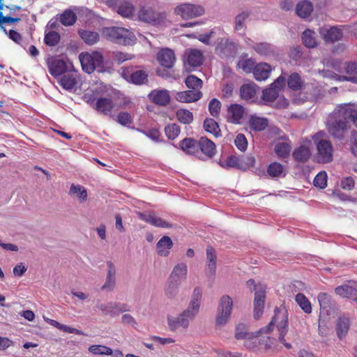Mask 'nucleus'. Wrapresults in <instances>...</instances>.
Wrapping results in <instances>:
<instances>
[{
    "instance_id": "obj_37",
    "label": "nucleus",
    "mask_w": 357,
    "mask_h": 357,
    "mask_svg": "<svg viewBox=\"0 0 357 357\" xmlns=\"http://www.w3.org/2000/svg\"><path fill=\"white\" fill-rule=\"evenodd\" d=\"M187 266L185 264L181 263L175 266L174 268L170 277L171 278L176 279L180 282L185 280L187 275Z\"/></svg>"
},
{
    "instance_id": "obj_27",
    "label": "nucleus",
    "mask_w": 357,
    "mask_h": 357,
    "mask_svg": "<svg viewBox=\"0 0 357 357\" xmlns=\"http://www.w3.org/2000/svg\"><path fill=\"white\" fill-rule=\"evenodd\" d=\"M172 247V239L167 236H164L156 245L157 252L160 256L166 257L169 254V250Z\"/></svg>"
},
{
    "instance_id": "obj_48",
    "label": "nucleus",
    "mask_w": 357,
    "mask_h": 357,
    "mask_svg": "<svg viewBox=\"0 0 357 357\" xmlns=\"http://www.w3.org/2000/svg\"><path fill=\"white\" fill-rule=\"evenodd\" d=\"M69 194L73 195H75L77 198H79L80 202L86 201L87 199V192L86 190L82 185H74L72 184Z\"/></svg>"
},
{
    "instance_id": "obj_46",
    "label": "nucleus",
    "mask_w": 357,
    "mask_h": 357,
    "mask_svg": "<svg viewBox=\"0 0 357 357\" xmlns=\"http://www.w3.org/2000/svg\"><path fill=\"white\" fill-rule=\"evenodd\" d=\"M148 74L144 70H137L130 75V82L135 84H142L147 82Z\"/></svg>"
},
{
    "instance_id": "obj_35",
    "label": "nucleus",
    "mask_w": 357,
    "mask_h": 357,
    "mask_svg": "<svg viewBox=\"0 0 357 357\" xmlns=\"http://www.w3.org/2000/svg\"><path fill=\"white\" fill-rule=\"evenodd\" d=\"M251 129L255 131H262L268 126V120L266 118L251 116L249 120Z\"/></svg>"
},
{
    "instance_id": "obj_25",
    "label": "nucleus",
    "mask_w": 357,
    "mask_h": 357,
    "mask_svg": "<svg viewBox=\"0 0 357 357\" xmlns=\"http://www.w3.org/2000/svg\"><path fill=\"white\" fill-rule=\"evenodd\" d=\"M206 273L208 275H213L216 270L217 256L214 248L211 246L206 248Z\"/></svg>"
},
{
    "instance_id": "obj_52",
    "label": "nucleus",
    "mask_w": 357,
    "mask_h": 357,
    "mask_svg": "<svg viewBox=\"0 0 357 357\" xmlns=\"http://www.w3.org/2000/svg\"><path fill=\"white\" fill-rule=\"evenodd\" d=\"M291 146L284 142H280L276 144L275 151L277 155L281 158H286L289 155Z\"/></svg>"
},
{
    "instance_id": "obj_13",
    "label": "nucleus",
    "mask_w": 357,
    "mask_h": 357,
    "mask_svg": "<svg viewBox=\"0 0 357 357\" xmlns=\"http://www.w3.org/2000/svg\"><path fill=\"white\" fill-rule=\"evenodd\" d=\"M266 289L265 286L258 284L255 292L254 317L255 319H259L263 314L266 294Z\"/></svg>"
},
{
    "instance_id": "obj_53",
    "label": "nucleus",
    "mask_w": 357,
    "mask_h": 357,
    "mask_svg": "<svg viewBox=\"0 0 357 357\" xmlns=\"http://www.w3.org/2000/svg\"><path fill=\"white\" fill-rule=\"evenodd\" d=\"M279 96L278 89L270 86L262 91V99L266 102L274 101Z\"/></svg>"
},
{
    "instance_id": "obj_7",
    "label": "nucleus",
    "mask_w": 357,
    "mask_h": 357,
    "mask_svg": "<svg viewBox=\"0 0 357 357\" xmlns=\"http://www.w3.org/2000/svg\"><path fill=\"white\" fill-rule=\"evenodd\" d=\"M233 307L231 298L225 295L221 297L218 307V313L216 317V325H225L229 320Z\"/></svg>"
},
{
    "instance_id": "obj_56",
    "label": "nucleus",
    "mask_w": 357,
    "mask_h": 357,
    "mask_svg": "<svg viewBox=\"0 0 357 357\" xmlns=\"http://www.w3.org/2000/svg\"><path fill=\"white\" fill-rule=\"evenodd\" d=\"M60 40L59 34L54 31H50L45 34L44 42L48 46H55Z\"/></svg>"
},
{
    "instance_id": "obj_11",
    "label": "nucleus",
    "mask_w": 357,
    "mask_h": 357,
    "mask_svg": "<svg viewBox=\"0 0 357 357\" xmlns=\"http://www.w3.org/2000/svg\"><path fill=\"white\" fill-rule=\"evenodd\" d=\"M90 105L98 112L107 116L112 115L115 107V104L111 96H102L91 100Z\"/></svg>"
},
{
    "instance_id": "obj_19",
    "label": "nucleus",
    "mask_w": 357,
    "mask_h": 357,
    "mask_svg": "<svg viewBox=\"0 0 357 357\" xmlns=\"http://www.w3.org/2000/svg\"><path fill=\"white\" fill-rule=\"evenodd\" d=\"M157 60L159 63L167 68L173 67L176 57L173 50L169 48H163L157 54Z\"/></svg>"
},
{
    "instance_id": "obj_2",
    "label": "nucleus",
    "mask_w": 357,
    "mask_h": 357,
    "mask_svg": "<svg viewBox=\"0 0 357 357\" xmlns=\"http://www.w3.org/2000/svg\"><path fill=\"white\" fill-rule=\"evenodd\" d=\"M102 36L109 41L123 45H132L136 40L131 31L120 26L105 27L102 30Z\"/></svg>"
},
{
    "instance_id": "obj_51",
    "label": "nucleus",
    "mask_w": 357,
    "mask_h": 357,
    "mask_svg": "<svg viewBox=\"0 0 357 357\" xmlns=\"http://www.w3.org/2000/svg\"><path fill=\"white\" fill-rule=\"evenodd\" d=\"M185 83L189 89H192L194 91H199L203 84L201 79L192 75L186 77Z\"/></svg>"
},
{
    "instance_id": "obj_45",
    "label": "nucleus",
    "mask_w": 357,
    "mask_h": 357,
    "mask_svg": "<svg viewBox=\"0 0 357 357\" xmlns=\"http://www.w3.org/2000/svg\"><path fill=\"white\" fill-rule=\"evenodd\" d=\"M202 290L199 287H196L194 289L192 300L190 301L188 308L191 309L195 312H198L200 306V300L202 298Z\"/></svg>"
},
{
    "instance_id": "obj_43",
    "label": "nucleus",
    "mask_w": 357,
    "mask_h": 357,
    "mask_svg": "<svg viewBox=\"0 0 357 357\" xmlns=\"http://www.w3.org/2000/svg\"><path fill=\"white\" fill-rule=\"evenodd\" d=\"M178 121L183 124H190L193 121L192 113L186 109H179L176 112Z\"/></svg>"
},
{
    "instance_id": "obj_39",
    "label": "nucleus",
    "mask_w": 357,
    "mask_h": 357,
    "mask_svg": "<svg viewBox=\"0 0 357 357\" xmlns=\"http://www.w3.org/2000/svg\"><path fill=\"white\" fill-rule=\"evenodd\" d=\"M134 12V6L128 1L121 3L117 8V13L123 17L129 18L132 17Z\"/></svg>"
},
{
    "instance_id": "obj_32",
    "label": "nucleus",
    "mask_w": 357,
    "mask_h": 357,
    "mask_svg": "<svg viewBox=\"0 0 357 357\" xmlns=\"http://www.w3.org/2000/svg\"><path fill=\"white\" fill-rule=\"evenodd\" d=\"M342 30L336 26L331 27L323 33L324 39L326 43L338 41L342 38Z\"/></svg>"
},
{
    "instance_id": "obj_24",
    "label": "nucleus",
    "mask_w": 357,
    "mask_h": 357,
    "mask_svg": "<svg viewBox=\"0 0 357 357\" xmlns=\"http://www.w3.org/2000/svg\"><path fill=\"white\" fill-rule=\"evenodd\" d=\"M179 146L188 154L195 155L199 154V140L197 141L192 138H185L180 142Z\"/></svg>"
},
{
    "instance_id": "obj_50",
    "label": "nucleus",
    "mask_w": 357,
    "mask_h": 357,
    "mask_svg": "<svg viewBox=\"0 0 357 357\" xmlns=\"http://www.w3.org/2000/svg\"><path fill=\"white\" fill-rule=\"evenodd\" d=\"M181 282L171 278L169 276V280L165 289V294L169 297H174L178 292V289Z\"/></svg>"
},
{
    "instance_id": "obj_42",
    "label": "nucleus",
    "mask_w": 357,
    "mask_h": 357,
    "mask_svg": "<svg viewBox=\"0 0 357 357\" xmlns=\"http://www.w3.org/2000/svg\"><path fill=\"white\" fill-rule=\"evenodd\" d=\"M76 20V14L70 9L66 10L60 15V22L64 26H71L75 23Z\"/></svg>"
},
{
    "instance_id": "obj_64",
    "label": "nucleus",
    "mask_w": 357,
    "mask_h": 357,
    "mask_svg": "<svg viewBox=\"0 0 357 357\" xmlns=\"http://www.w3.org/2000/svg\"><path fill=\"white\" fill-rule=\"evenodd\" d=\"M350 149L351 153L354 155H357V132L355 130L351 132L350 137Z\"/></svg>"
},
{
    "instance_id": "obj_41",
    "label": "nucleus",
    "mask_w": 357,
    "mask_h": 357,
    "mask_svg": "<svg viewBox=\"0 0 357 357\" xmlns=\"http://www.w3.org/2000/svg\"><path fill=\"white\" fill-rule=\"evenodd\" d=\"M82 39L88 45H93L99 40V34L96 31L83 30L79 31Z\"/></svg>"
},
{
    "instance_id": "obj_49",
    "label": "nucleus",
    "mask_w": 357,
    "mask_h": 357,
    "mask_svg": "<svg viewBox=\"0 0 357 357\" xmlns=\"http://www.w3.org/2000/svg\"><path fill=\"white\" fill-rule=\"evenodd\" d=\"M89 351L94 355L111 356L113 354L112 349L105 345L93 344L89 347Z\"/></svg>"
},
{
    "instance_id": "obj_31",
    "label": "nucleus",
    "mask_w": 357,
    "mask_h": 357,
    "mask_svg": "<svg viewBox=\"0 0 357 357\" xmlns=\"http://www.w3.org/2000/svg\"><path fill=\"white\" fill-rule=\"evenodd\" d=\"M350 327L349 319L345 317H340L336 324L337 335L340 340L346 336Z\"/></svg>"
},
{
    "instance_id": "obj_23",
    "label": "nucleus",
    "mask_w": 357,
    "mask_h": 357,
    "mask_svg": "<svg viewBox=\"0 0 357 357\" xmlns=\"http://www.w3.org/2000/svg\"><path fill=\"white\" fill-rule=\"evenodd\" d=\"M202 93L200 91L188 90L176 93V99L182 102H192L199 100Z\"/></svg>"
},
{
    "instance_id": "obj_30",
    "label": "nucleus",
    "mask_w": 357,
    "mask_h": 357,
    "mask_svg": "<svg viewBox=\"0 0 357 357\" xmlns=\"http://www.w3.org/2000/svg\"><path fill=\"white\" fill-rule=\"evenodd\" d=\"M107 280L102 289L111 290L114 287L116 284V268L112 261L107 262Z\"/></svg>"
},
{
    "instance_id": "obj_1",
    "label": "nucleus",
    "mask_w": 357,
    "mask_h": 357,
    "mask_svg": "<svg viewBox=\"0 0 357 357\" xmlns=\"http://www.w3.org/2000/svg\"><path fill=\"white\" fill-rule=\"evenodd\" d=\"M351 115H352L351 112L345 110L344 105H342L329 116L326 128L328 133L333 138L340 139L344 138L347 129L348 120Z\"/></svg>"
},
{
    "instance_id": "obj_61",
    "label": "nucleus",
    "mask_w": 357,
    "mask_h": 357,
    "mask_svg": "<svg viewBox=\"0 0 357 357\" xmlns=\"http://www.w3.org/2000/svg\"><path fill=\"white\" fill-rule=\"evenodd\" d=\"M249 15L250 13L242 12L236 16L234 28L236 31H240L244 27V22Z\"/></svg>"
},
{
    "instance_id": "obj_28",
    "label": "nucleus",
    "mask_w": 357,
    "mask_h": 357,
    "mask_svg": "<svg viewBox=\"0 0 357 357\" xmlns=\"http://www.w3.org/2000/svg\"><path fill=\"white\" fill-rule=\"evenodd\" d=\"M335 292L342 297L352 298L357 303V287L355 288L347 284L342 285L336 287Z\"/></svg>"
},
{
    "instance_id": "obj_44",
    "label": "nucleus",
    "mask_w": 357,
    "mask_h": 357,
    "mask_svg": "<svg viewBox=\"0 0 357 357\" xmlns=\"http://www.w3.org/2000/svg\"><path fill=\"white\" fill-rule=\"evenodd\" d=\"M345 70L349 77H344V80L357 83V63L349 62L346 64Z\"/></svg>"
},
{
    "instance_id": "obj_59",
    "label": "nucleus",
    "mask_w": 357,
    "mask_h": 357,
    "mask_svg": "<svg viewBox=\"0 0 357 357\" xmlns=\"http://www.w3.org/2000/svg\"><path fill=\"white\" fill-rule=\"evenodd\" d=\"M116 121L123 126L129 127L132 123V119L128 112H121L118 114Z\"/></svg>"
},
{
    "instance_id": "obj_29",
    "label": "nucleus",
    "mask_w": 357,
    "mask_h": 357,
    "mask_svg": "<svg viewBox=\"0 0 357 357\" xmlns=\"http://www.w3.org/2000/svg\"><path fill=\"white\" fill-rule=\"evenodd\" d=\"M258 86L254 83L243 84L240 88L241 98L245 100L254 98L257 94Z\"/></svg>"
},
{
    "instance_id": "obj_16",
    "label": "nucleus",
    "mask_w": 357,
    "mask_h": 357,
    "mask_svg": "<svg viewBox=\"0 0 357 357\" xmlns=\"http://www.w3.org/2000/svg\"><path fill=\"white\" fill-rule=\"evenodd\" d=\"M80 75L78 71L73 70H68V73L63 75L59 81L60 85L66 90L73 89L79 80Z\"/></svg>"
},
{
    "instance_id": "obj_22",
    "label": "nucleus",
    "mask_w": 357,
    "mask_h": 357,
    "mask_svg": "<svg viewBox=\"0 0 357 357\" xmlns=\"http://www.w3.org/2000/svg\"><path fill=\"white\" fill-rule=\"evenodd\" d=\"M186 63L191 67H197L202 64L204 56L202 51L197 49H190L185 52Z\"/></svg>"
},
{
    "instance_id": "obj_20",
    "label": "nucleus",
    "mask_w": 357,
    "mask_h": 357,
    "mask_svg": "<svg viewBox=\"0 0 357 357\" xmlns=\"http://www.w3.org/2000/svg\"><path fill=\"white\" fill-rule=\"evenodd\" d=\"M199 151L207 158H212L216 153V146L211 139L202 137L199 139Z\"/></svg>"
},
{
    "instance_id": "obj_40",
    "label": "nucleus",
    "mask_w": 357,
    "mask_h": 357,
    "mask_svg": "<svg viewBox=\"0 0 357 357\" xmlns=\"http://www.w3.org/2000/svg\"><path fill=\"white\" fill-rule=\"evenodd\" d=\"M287 85L291 89L298 91L302 88L303 81L298 73H294L289 76L287 79Z\"/></svg>"
},
{
    "instance_id": "obj_21",
    "label": "nucleus",
    "mask_w": 357,
    "mask_h": 357,
    "mask_svg": "<svg viewBox=\"0 0 357 357\" xmlns=\"http://www.w3.org/2000/svg\"><path fill=\"white\" fill-rule=\"evenodd\" d=\"M105 314H119L120 312L129 311L130 307L126 303H109L107 305H100L99 307Z\"/></svg>"
},
{
    "instance_id": "obj_33",
    "label": "nucleus",
    "mask_w": 357,
    "mask_h": 357,
    "mask_svg": "<svg viewBox=\"0 0 357 357\" xmlns=\"http://www.w3.org/2000/svg\"><path fill=\"white\" fill-rule=\"evenodd\" d=\"M313 10V6L310 1H302L299 2L296 8V14L302 17L306 18L308 17Z\"/></svg>"
},
{
    "instance_id": "obj_10",
    "label": "nucleus",
    "mask_w": 357,
    "mask_h": 357,
    "mask_svg": "<svg viewBox=\"0 0 357 357\" xmlns=\"http://www.w3.org/2000/svg\"><path fill=\"white\" fill-rule=\"evenodd\" d=\"M138 20L141 22L153 25L159 24L163 21V13H158L150 7H142L138 11Z\"/></svg>"
},
{
    "instance_id": "obj_15",
    "label": "nucleus",
    "mask_w": 357,
    "mask_h": 357,
    "mask_svg": "<svg viewBox=\"0 0 357 357\" xmlns=\"http://www.w3.org/2000/svg\"><path fill=\"white\" fill-rule=\"evenodd\" d=\"M245 115L244 107L239 104H231L227 109V121L234 124H241Z\"/></svg>"
},
{
    "instance_id": "obj_26",
    "label": "nucleus",
    "mask_w": 357,
    "mask_h": 357,
    "mask_svg": "<svg viewBox=\"0 0 357 357\" xmlns=\"http://www.w3.org/2000/svg\"><path fill=\"white\" fill-rule=\"evenodd\" d=\"M271 72V67L266 63H261L256 65L253 71L255 78L258 81L266 79Z\"/></svg>"
},
{
    "instance_id": "obj_9",
    "label": "nucleus",
    "mask_w": 357,
    "mask_h": 357,
    "mask_svg": "<svg viewBox=\"0 0 357 357\" xmlns=\"http://www.w3.org/2000/svg\"><path fill=\"white\" fill-rule=\"evenodd\" d=\"M175 13L187 20L202 15L204 13V8L200 5L183 3L175 8Z\"/></svg>"
},
{
    "instance_id": "obj_38",
    "label": "nucleus",
    "mask_w": 357,
    "mask_h": 357,
    "mask_svg": "<svg viewBox=\"0 0 357 357\" xmlns=\"http://www.w3.org/2000/svg\"><path fill=\"white\" fill-rule=\"evenodd\" d=\"M302 40L303 45L308 48H313L317 45L315 32L310 29H307L303 32Z\"/></svg>"
},
{
    "instance_id": "obj_47",
    "label": "nucleus",
    "mask_w": 357,
    "mask_h": 357,
    "mask_svg": "<svg viewBox=\"0 0 357 357\" xmlns=\"http://www.w3.org/2000/svg\"><path fill=\"white\" fill-rule=\"evenodd\" d=\"M295 300L301 308L307 314L311 313L312 306L311 303L307 297L301 293L297 294L295 297Z\"/></svg>"
},
{
    "instance_id": "obj_6",
    "label": "nucleus",
    "mask_w": 357,
    "mask_h": 357,
    "mask_svg": "<svg viewBox=\"0 0 357 357\" xmlns=\"http://www.w3.org/2000/svg\"><path fill=\"white\" fill-rule=\"evenodd\" d=\"M79 61L83 70L87 73H91L96 68L101 67L102 56L98 52H93L91 54L82 53L79 55Z\"/></svg>"
},
{
    "instance_id": "obj_54",
    "label": "nucleus",
    "mask_w": 357,
    "mask_h": 357,
    "mask_svg": "<svg viewBox=\"0 0 357 357\" xmlns=\"http://www.w3.org/2000/svg\"><path fill=\"white\" fill-rule=\"evenodd\" d=\"M237 66L241 68L245 73H250L253 72L256 66L255 61L252 59H246L240 60Z\"/></svg>"
},
{
    "instance_id": "obj_3",
    "label": "nucleus",
    "mask_w": 357,
    "mask_h": 357,
    "mask_svg": "<svg viewBox=\"0 0 357 357\" xmlns=\"http://www.w3.org/2000/svg\"><path fill=\"white\" fill-rule=\"evenodd\" d=\"M287 324L288 315L287 311L275 308V314L271 322L266 327L265 333H270L273 330V326L276 325L279 332V340L284 345L286 348L290 349L291 348V344L286 342L284 339V337L288 331Z\"/></svg>"
},
{
    "instance_id": "obj_57",
    "label": "nucleus",
    "mask_w": 357,
    "mask_h": 357,
    "mask_svg": "<svg viewBox=\"0 0 357 357\" xmlns=\"http://www.w3.org/2000/svg\"><path fill=\"white\" fill-rule=\"evenodd\" d=\"M283 172V167L279 162H272L268 167L267 172L272 177H279Z\"/></svg>"
},
{
    "instance_id": "obj_4",
    "label": "nucleus",
    "mask_w": 357,
    "mask_h": 357,
    "mask_svg": "<svg viewBox=\"0 0 357 357\" xmlns=\"http://www.w3.org/2000/svg\"><path fill=\"white\" fill-rule=\"evenodd\" d=\"M325 133L318 132L313 135L312 139L316 144V160L319 163H329L333 159V146L328 139H322Z\"/></svg>"
},
{
    "instance_id": "obj_62",
    "label": "nucleus",
    "mask_w": 357,
    "mask_h": 357,
    "mask_svg": "<svg viewBox=\"0 0 357 357\" xmlns=\"http://www.w3.org/2000/svg\"><path fill=\"white\" fill-rule=\"evenodd\" d=\"M236 146L241 151H245L248 148V141L243 134H238L234 139Z\"/></svg>"
},
{
    "instance_id": "obj_14",
    "label": "nucleus",
    "mask_w": 357,
    "mask_h": 357,
    "mask_svg": "<svg viewBox=\"0 0 357 357\" xmlns=\"http://www.w3.org/2000/svg\"><path fill=\"white\" fill-rule=\"evenodd\" d=\"M244 157H237L235 155H230L227 157L225 161L220 162V165L222 167H234L239 169H245V165H253L255 163V158L253 157H248L245 162Z\"/></svg>"
},
{
    "instance_id": "obj_58",
    "label": "nucleus",
    "mask_w": 357,
    "mask_h": 357,
    "mask_svg": "<svg viewBox=\"0 0 357 357\" xmlns=\"http://www.w3.org/2000/svg\"><path fill=\"white\" fill-rule=\"evenodd\" d=\"M314 185L320 189L327 186V174L326 172H321L316 175L313 181Z\"/></svg>"
},
{
    "instance_id": "obj_8",
    "label": "nucleus",
    "mask_w": 357,
    "mask_h": 357,
    "mask_svg": "<svg viewBox=\"0 0 357 357\" xmlns=\"http://www.w3.org/2000/svg\"><path fill=\"white\" fill-rule=\"evenodd\" d=\"M197 313L190 308L184 310L178 317H168V326L172 331H176L179 327L188 328L190 320L193 319Z\"/></svg>"
},
{
    "instance_id": "obj_12",
    "label": "nucleus",
    "mask_w": 357,
    "mask_h": 357,
    "mask_svg": "<svg viewBox=\"0 0 357 357\" xmlns=\"http://www.w3.org/2000/svg\"><path fill=\"white\" fill-rule=\"evenodd\" d=\"M47 63L50 73L54 77L63 75L68 71L70 68H73V66L71 63L68 64L63 59L55 56L49 58Z\"/></svg>"
},
{
    "instance_id": "obj_34",
    "label": "nucleus",
    "mask_w": 357,
    "mask_h": 357,
    "mask_svg": "<svg viewBox=\"0 0 357 357\" xmlns=\"http://www.w3.org/2000/svg\"><path fill=\"white\" fill-rule=\"evenodd\" d=\"M292 155L296 161L305 162L309 160L311 155V151L308 147L301 146L294 151Z\"/></svg>"
},
{
    "instance_id": "obj_36",
    "label": "nucleus",
    "mask_w": 357,
    "mask_h": 357,
    "mask_svg": "<svg viewBox=\"0 0 357 357\" xmlns=\"http://www.w3.org/2000/svg\"><path fill=\"white\" fill-rule=\"evenodd\" d=\"M204 128L206 132L213 135L215 137L221 136L219 125L213 119H206L204 121Z\"/></svg>"
},
{
    "instance_id": "obj_18",
    "label": "nucleus",
    "mask_w": 357,
    "mask_h": 357,
    "mask_svg": "<svg viewBox=\"0 0 357 357\" xmlns=\"http://www.w3.org/2000/svg\"><path fill=\"white\" fill-rule=\"evenodd\" d=\"M138 217L140 220L155 227L162 228H171L172 227V224L156 216L153 213H144L139 212L138 213Z\"/></svg>"
},
{
    "instance_id": "obj_63",
    "label": "nucleus",
    "mask_w": 357,
    "mask_h": 357,
    "mask_svg": "<svg viewBox=\"0 0 357 357\" xmlns=\"http://www.w3.org/2000/svg\"><path fill=\"white\" fill-rule=\"evenodd\" d=\"M317 299L321 307L326 308L329 306L331 298L328 294L324 292L319 294Z\"/></svg>"
},
{
    "instance_id": "obj_5",
    "label": "nucleus",
    "mask_w": 357,
    "mask_h": 357,
    "mask_svg": "<svg viewBox=\"0 0 357 357\" xmlns=\"http://www.w3.org/2000/svg\"><path fill=\"white\" fill-rule=\"evenodd\" d=\"M266 327L261 328L255 333L247 331V326L244 324H239L236 328L235 337L237 340H245L244 344L249 349H255L259 344V337L265 333Z\"/></svg>"
},
{
    "instance_id": "obj_17",
    "label": "nucleus",
    "mask_w": 357,
    "mask_h": 357,
    "mask_svg": "<svg viewBox=\"0 0 357 357\" xmlns=\"http://www.w3.org/2000/svg\"><path fill=\"white\" fill-rule=\"evenodd\" d=\"M148 97L151 102L160 106H167L170 102V95L166 89H154Z\"/></svg>"
},
{
    "instance_id": "obj_55",
    "label": "nucleus",
    "mask_w": 357,
    "mask_h": 357,
    "mask_svg": "<svg viewBox=\"0 0 357 357\" xmlns=\"http://www.w3.org/2000/svg\"><path fill=\"white\" fill-rule=\"evenodd\" d=\"M165 132L169 139H174L181 132L180 126L176 123L169 124L165 128Z\"/></svg>"
},
{
    "instance_id": "obj_60",
    "label": "nucleus",
    "mask_w": 357,
    "mask_h": 357,
    "mask_svg": "<svg viewBox=\"0 0 357 357\" xmlns=\"http://www.w3.org/2000/svg\"><path fill=\"white\" fill-rule=\"evenodd\" d=\"M221 109L220 102L216 99L213 98L208 104V110L211 116L213 117H218L220 114Z\"/></svg>"
}]
</instances>
